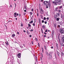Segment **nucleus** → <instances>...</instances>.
Here are the masks:
<instances>
[{"mask_svg":"<svg viewBox=\"0 0 64 64\" xmlns=\"http://www.w3.org/2000/svg\"><path fill=\"white\" fill-rule=\"evenodd\" d=\"M17 34H19V32H17Z\"/></svg>","mask_w":64,"mask_h":64,"instance_id":"obj_37","label":"nucleus"},{"mask_svg":"<svg viewBox=\"0 0 64 64\" xmlns=\"http://www.w3.org/2000/svg\"><path fill=\"white\" fill-rule=\"evenodd\" d=\"M19 15H20V14H19Z\"/></svg>","mask_w":64,"mask_h":64,"instance_id":"obj_60","label":"nucleus"},{"mask_svg":"<svg viewBox=\"0 0 64 64\" xmlns=\"http://www.w3.org/2000/svg\"><path fill=\"white\" fill-rule=\"evenodd\" d=\"M46 19V18L45 17H44V20H45Z\"/></svg>","mask_w":64,"mask_h":64,"instance_id":"obj_16","label":"nucleus"},{"mask_svg":"<svg viewBox=\"0 0 64 64\" xmlns=\"http://www.w3.org/2000/svg\"><path fill=\"white\" fill-rule=\"evenodd\" d=\"M47 31H48L47 30H46L45 31V32H47Z\"/></svg>","mask_w":64,"mask_h":64,"instance_id":"obj_22","label":"nucleus"},{"mask_svg":"<svg viewBox=\"0 0 64 64\" xmlns=\"http://www.w3.org/2000/svg\"><path fill=\"white\" fill-rule=\"evenodd\" d=\"M63 53H62V56H63Z\"/></svg>","mask_w":64,"mask_h":64,"instance_id":"obj_35","label":"nucleus"},{"mask_svg":"<svg viewBox=\"0 0 64 64\" xmlns=\"http://www.w3.org/2000/svg\"><path fill=\"white\" fill-rule=\"evenodd\" d=\"M15 36V34H13L12 35V37H14Z\"/></svg>","mask_w":64,"mask_h":64,"instance_id":"obj_9","label":"nucleus"},{"mask_svg":"<svg viewBox=\"0 0 64 64\" xmlns=\"http://www.w3.org/2000/svg\"><path fill=\"white\" fill-rule=\"evenodd\" d=\"M56 10H56V9H58V8H56Z\"/></svg>","mask_w":64,"mask_h":64,"instance_id":"obj_44","label":"nucleus"},{"mask_svg":"<svg viewBox=\"0 0 64 64\" xmlns=\"http://www.w3.org/2000/svg\"><path fill=\"white\" fill-rule=\"evenodd\" d=\"M18 63H20V61H19V60H18Z\"/></svg>","mask_w":64,"mask_h":64,"instance_id":"obj_32","label":"nucleus"},{"mask_svg":"<svg viewBox=\"0 0 64 64\" xmlns=\"http://www.w3.org/2000/svg\"><path fill=\"white\" fill-rule=\"evenodd\" d=\"M56 15L57 17H59V15H60V14H56Z\"/></svg>","mask_w":64,"mask_h":64,"instance_id":"obj_8","label":"nucleus"},{"mask_svg":"<svg viewBox=\"0 0 64 64\" xmlns=\"http://www.w3.org/2000/svg\"><path fill=\"white\" fill-rule=\"evenodd\" d=\"M12 5H11V4H10V7H11V8H12Z\"/></svg>","mask_w":64,"mask_h":64,"instance_id":"obj_17","label":"nucleus"},{"mask_svg":"<svg viewBox=\"0 0 64 64\" xmlns=\"http://www.w3.org/2000/svg\"><path fill=\"white\" fill-rule=\"evenodd\" d=\"M46 8H48V6H46Z\"/></svg>","mask_w":64,"mask_h":64,"instance_id":"obj_50","label":"nucleus"},{"mask_svg":"<svg viewBox=\"0 0 64 64\" xmlns=\"http://www.w3.org/2000/svg\"><path fill=\"white\" fill-rule=\"evenodd\" d=\"M18 15L19 14L17 13L16 12H15L14 14V17H17V16H18Z\"/></svg>","mask_w":64,"mask_h":64,"instance_id":"obj_3","label":"nucleus"},{"mask_svg":"<svg viewBox=\"0 0 64 64\" xmlns=\"http://www.w3.org/2000/svg\"><path fill=\"white\" fill-rule=\"evenodd\" d=\"M46 53L47 55H48V53L47 52H46Z\"/></svg>","mask_w":64,"mask_h":64,"instance_id":"obj_15","label":"nucleus"},{"mask_svg":"<svg viewBox=\"0 0 64 64\" xmlns=\"http://www.w3.org/2000/svg\"><path fill=\"white\" fill-rule=\"evenodd\" d=\"M44 34H45V35H46V34H47V33H46V32H44Z\"/></svg>","mask_w":64,"mask_h":64,"instance_id":"obj_28","label":"nucleus"},{"mask_svg":"<svg viewBox=\"0 0 64 64\" xmlns=\"http://www.w3.org/2000/svg\"><path fill=\"white\" fill-rule=\"evenodd\" d=\"M42 33H43V31H42Z\"/></svg>","mask_w":64,"mask_h":64,"instance_id":"obj_57","label":"nucleus"},{"mask_svg":"<svg viewBox=\"0 0 64 64\" xmlns=\"http://www.w3.org/2000/svg\"><path fill=\"white\" fill-rule=\"evenodd\" d=\"M39 23H40V20H39Z\"/></svg>","mask_w":64,"mask_h":64,"instance_id":"obj_36","label":"nucleus"},{"mask_svg":"<svg viewBox=\"0 0 64 64\" xmlns=\"http://www.w3.org/2000/svg\"><path fill=\"white\" fill-rule=\"evenodd\" d=\"M33 22V21L31 20L30 22L29 23L30 24H31Z\"/></svg>","mask_w":64,"mask_h":64,"instance_id":"obj_10","label":"nucleus"},{"mask_svg":"<svg viewBox=\"0 0 64 64\" xmlns=\"http://www.w3.org/2000/svg\"><path fill=\"white\" fill-rule=\"evenodd\" d=\"M61 2V0H55V2H53V3H54L55 5H57L58 4L60 5L61 4L60 3V2Z\"/></svg>","mask_w":64,"mask_h":64,"instance_id":"obj_1","label":"nucleus"},{"mask_svg":"<svg viewBox=\"0 0 64 64\" xmlns=\"http://www.w3.org/2000/svg\"><path fill=\"white\" fill-rule=\"evenodd\" d=\"M38 46H39V43H38Z\"/></svg>","mask_w":64,"mask_h":64,"instance_id":"obj_61","label":"nucleus"},{"mask_svg":"<svg viewBox=\"0 0 64 64\" xmlns=\"http://www.w3.org/2000/svg\"><path fill=\"white\" fill-rule=\"evenodd\" d=\"M54 16L55 18H57V16H56L54 15Z\"/></svg>","mask_w":64,"mask_h":64,"instance_id":"obj_19","label":"nucleus"},{"mask_svg":"<svg viewBox=\"0 0 64 64\" xmlns=\"http://www.w3.org/2000/svg\"><path fill=\"white\" fill-rule=\"evenodd\" d=\"M60 32L62 34H63L64 33V31L62 29H60Z\"/></svg>","mask_w":64,"mask_h":64,"instance_id":"obj_4","label":"nucleus"},{"mask_svg":"<svg viewBox=\"0 0 64 64\" xmlns=\"http://www.w3.org/2000/svg\"><path fill=\"white\" fill-rule=\"evenodd\" d=\"M43 1V0H41V2H42Z\"/></svg>","mask_w":64,"mask_h":64,"instance_id":"obj_54","label":"nucleus"},{"mask_svg":"<svg viewBox=\"0 0 64 64\" xmlns=\"http://www.w3.org/2000/svg\"><path fill=\"white\" fill-rule=\"evenodd\" d=\"M21 54L20 53H19L18 54L17 56L18 58H20V57H21Z\"/></svg>","mask_w":64,"mask_h":64,"instance_id":"obj_5","label":"nucleus"},{"mask_svg":"<svg viewBox=\"0 0 64 64\" xmlns=\"http://www.w3.org/2000/svg\"><path fill=\"white\" fill-rule=\"evenodd\" d=\"M35 22H34V23L35 22H36V21H35V20H34Z\"/></svg>","mask_w":64,"mask_h":64,"instance_id":"obj_49","label":"nucleus"},{"mask_svg":"<svg viewBox=\"0 0 64 64\" xmlns=\"http://www.w3.org/2000/svg\"><path fill=\"white\" fill-rule=\"evenodd\" d=\"M51 48H52V49H53V46H52L51 47Z\"/></svg>","mask_w":64,"mask_h":64,"instance_id":"obj_47","label":"nucleus"},{"mask_svg":"<svg viewBox=\"0 0 64 64\" xmlns=\"http://www.w3.org/2000/svg\"><path fill=\"white\" fill-rule=\"evenodd\" d=\"M58 27H59V28H60V25H58Z\"/></svg>","mask_w":64,"mask_h":64,"instance_id":"obj_39","label":"nucleus"},{"mask_svg":"<svg viewBox=\"0 0 64 64\" xmlns=\"http://www.w3.org/2000/svg\"><path fill=\"white\" fill-rule=\"evenodd\" d=\"M60 19V18H56V21H59V20Z\"/></svg>","mask_w":64,"mask_h":64,"instance_id":"obj_7","label":"nucleus"},{"mask_svg":"<svg viewBox=\"0 0 64 64\" xmlns=\"http://www.w3.org/2000/svg\"><path fill=\"white\" fill-rule=\"evenodd\" d=\"M40 10V13H41V14H43V13H44V11L42 8H41Z\"/></svg>","mask_w":64,"mask_h":64,"instance_id":"obj_6","label":"nucleus"},{"mask_svg":"<svg viewBox=\"0 0 64 64\" xmlns=\"http://www.w3.org/2000/svg\"><path fill=\"white\" fill-rule=\"evenodd\" d=\"M25 0H23V1H25Z\"/></svg>","mask_w":64,"mask_h":64,"instance_id":"obj_64","label":"nucleus"},{"mask_svg":"<svg viewBox=\"0 0 64 64\" xmlns=\"http://www.w3.org/2000/svg\"><path fill=\"white\" fill-rule=\"evenodd\" d=\"M28 27H31V25L30 24H28Z\"/></svg>","mask_w":64,"mask_h":64,"instance_id":"obj_14","label":"nucleus"},{"mask_svg":"<svg viewBox=\"0 0 64 64\" xmlns=\"http://www.w3.org/2000/svg\"><path fill=\"white\" fill-rule=\"evenodd\" d=\"M42 27L43 28H45V26L43 25V26H42Z\"/></svg>","mask_w":64,"mask_h":64,"instance_id":"obj_12","label":"nucleus"},{"mask_svg":"<svg viewBox=\"0 0 64 64\" xmlns=\"http://www.w3.org/2000/svg\"><path fill=\"white\" fill-rule=\"evenodd\" d=\"M63 41H64V39H63Z\"/></svg>","mask_w":64,"mask_h":64,"instance_id":"obj_59","label":"nucleus"},{"mask_svg":"<svg viewBox=\"0 0 64 64\" xmlns=\"http://www.w3.org/2000/svg\"><path fill=\"white\" fill-rule=\"evenodd\" d=\"M44 23L45 24H47V22H44Z\"/></svg>","mask_w":64,"mask_h":64,"instance_id":"obj_34","label":"nucleus"},{"mask_svg":"<svg viewBox=\"0 0 64 64\" xmlns=\"http://www.w3.org/2000/svg\"><path fill=\"white\" fill-rule=\"evenodd\" d=\"M44 37H46V35H44Z\"/></svg>","mask_w":64,"mask_h":64,"instance_id":"obj_31","label":"nucleus"},{"mask_svg":"<svg viewBox=\"0 0 64 64\" xmlns=\"http://www.w3.org/2000/svg\"><path fill=\"white\" fill-rule=\"evenodd\" d=\"M45 49L46 50H47V48H46V46H45Z\"/></svg>","mask_w":64,"mask_h":64,"instance_id":"obj_41","label":"nucleus"},{"mask_svg":"<svg viewBox=\"0 0 64 64\" xmlns=\"http://www.w3.org/2000/svg\"><path fill=\"white\" fill-rule=\"evenodd\" d=\"M48 39H49V37H48Z\"/></svg>","mask_w":64,"mask_h":64,"instance_id":"obj_58","label":"nucleus"},{"mask_svg":"<svg viewBox=\"0 0 64 64\" xmlns=\"http://www.w3.org/2000/svg\"><path fill=\"white\" fill-rule=\"evenodd\" d=\"M32 44H33V42H32Z\"/></svg>","mask_w":64,"mask_h":64,"instance_id":"obj_42","label":"nucleus"},{"mask_svg":"<svg viewBox=\"0 0 64 64\" xmlns=\"http://www.w3.org/2000/svg\"><path fill=\"white\" fill-rule=\"evenodd\" d=\"M24 12H26V10H24Z\"/></svg>","mask_w":64,"mask_h":64,"instance_id":"obj_38","label":"nucleus"},{"mask_svg":"<svg viewBox=\"0 0 64 64\" xmlns=\"http://www.w3.org/2000/svg\"><path fill=\"white\" fill-rule=\"evenodd\" d=\"M58 12H61V10H58Z\"/></svg>","mask_w":64,"mask_h":64,"instance_id":"obj_45","label":"nucleus"},{"mask_svg":"<svg viewBox=\"0 0 64 64\" xmlns=\"http://www.w3.org/2000/svg\"><path fill=\"white\" fill-rule=\"evenodd\" d=\"M20 47H21V48H22V47H23V46H22V45H21V46H20Z\"/></svg>","mask_w":64,"mask_h":64,"instance_id":"obj_29","label":"nucleus"},{"mask_svg":"<svg viewBox=\"0 0 64 64\" xmlns=\"http://www.w3.org/2000/svg\"><path fill=\"white\" fill-rule=\"evenodd\" d=\"M32 11H33V8L32 9Z\"/></svg>","mask_w":64,"mask_h":64,"instance_id":"obj_43","label":"nucleus"},{"mask_svg":"<svg viewBox=\"0 0 64 64\" xmlns=\"http://www.w3.org/2000/svg\"><path fill=\"white\" fill-rule=\"evenodd\" d=\"M42 52H43L44 50H43V48L42 47Z\"/></svg>","mask_w":64,"mask_h":64,"instance_id":"obj_21","label":"nucleus"},{"mask_svg":"<svg viewBox=\"0 0 64 64\" xmlns=\"http://www.w3.org/2000/svg\"><path fill=\"white\" fill-rule=\"evenodd\" d=\"M23 45H24V46H25V44H24Z\"/></svg>","mask_w":64,"mask_h":64,"instance_id":"obj_56","label":"nucleus"},{"mask_svg":"<svg viewBox=\"0 0 64 64\" xmlns=\"http://www.w3.org/2000/svg\"><path fill=\"white\" fill-rule=\"evenodd\" d=\"M21 26L22 27V26H23V24H21Z\"/></svg>","mask_w":64,"mask_h":64,"instance_id":"obj_27","label":"nucleus"},{"mask_svg":"<svg viewBox=\"0 0 64 64\" xmlns=\"http://www.w3.org/2000/svg\"><path fill=\"white\" fill-rule=\"evenodd\" d=\"M27 28V29H28V27Z\"/></svg>","mask_w":64,"mask_h":64,"instance_id":"obj_63","label":"nucleus"},{"mask_svg":"<svg viewBox=\"0 0 64 64\" xmlns=\"http://www.w3.org/2000/svg\"><path fill=\"white\" fill-rule=\"evenodd\" d=\"M36 41H38V40H37V38H36Z\"/></svg>","mask_w":64,"mask_h":64,"instance_id":"obj_24","label":"nucleus"},{"mask_svg":"<svg viewBox=\"0 0 64 64\" xmlns=\"http://www.w3.org/2000/svg\"><path fill=\"white\" fill-rule=\"evenodd\" d=\"M61 18H63V17L62 16H61Z\"/></svg>","mask_w":64,"mask_h":64,"instance_id":"obj_52","label":"nucleus"},{"mask_svg":"<svg viewBox=\"0 0 64 64\" xmlns=\"http://www.w3.org/2000/svg\"><path fill=\"white\" fill-rule=\"evenodd\" d=\"M26 33H27V34H29V32H28V31L27 30L26 31Z\"/></svg>","mask_w":64,"mask_h":64,"instance_id":"obj_20","label":"nucleus"},{"mask_svg":"<svg viewBox=\"0 0 64 64\" xmlns=\"http://www.w3.org/2000/svg\"><path fill=\"white\" fill-rule=\"evenodd\" d=\"M62 8V6H61L59 8L60 9H61V8Z\"/></svg>","mask_w":64,"mask_h":64,"instance_id":"obj_30","label":"nucleus"},{"mask_svg":"<svg viewBox=\"0 0 64 64\" xmlns=\"http://www.w3.org/2000/svg\"><path fill=\"white\" fill-rule=\"evenodd\" d=\"M61 44L62 46V45H63V46H64V45H63V44L62 43H61Z\"/></svg>","mask_w":64,"mask_h":64,"instance_id":"obj_26","label":"nucleus"},{"mask_svg":"<svg viewBox=\"0 0 64 64\" xmlns=\"http://www.w3.org/2000/svg\"><path fill=\"white\" fill-rule=\"evenodd\" d=\"M46 19L47 20H48L49 19V18H46Z\"/></svg>","mask_w":64,"mask_h":64,"instance_id":"obj_40","label":"nucleus"},{"mask_svg":"<svg viewBox=\"0 0 64 64\" xmlns=\"http://www.w3.org/2000/svg\"><path fill=\"white\" fill-rule=\"evenodd\" d=\"M6 45H9V44L7 42H6Z\"/></svg>","mask_w":64,"mask_h":64,"instance_id":"obj_11","label":"nucleus"},{"mask_svg":"<svg viewBox=\"0 0 64 64\" xmlns=\"http://www.w3.org/2000/svg\"><path fill=\"white\" fill-rule=\"evenodd\" d=\"M32 36L31 35L30 36V37H31Z\"/></svg>","mask_w":64,"mask_h":64,"instance_id":"obj_51","label":"nucleus"},{"mask_svg":"<svg viewBox=\"0 0 64 64\" xmlns=\"http://www.w3.org/2000/svg\"><path fill=\"white\" fill-rule=\"evenodd\" d=\"M16 20H17V18H16Z\"/></svg>","mask_w":64,"mask_h":64,"instance_id":"obj_55","label":"nucleus"},{"mask_svg":"<svg viewBox=\"0 0 64 64\" xmlns=\"http://www.w3.org/2000/svg\"><path fill=\"white\" fill-rule=\"evenodd\" d=\"M33 31V30H30V32H31L32 31Z\"/></svg>","mask_w":64,"mask_h":64,"instance_id":"obj_33","label":"nucleus"},{"mask_svg":"<svg viewBox=\"0 0 64 64\" xmlns=\"http://www.w3.org/2000/svg\"><path fill=\"white\" fill-rule=\"evenodd\" d=\"M36 10H38V9H37Z\"/></svg>","mask_w":64,"mask_h":64,"instance_id":"obj_62","label":"nucleus"},{"mask_svg":"<svg viewBox=\"0 0 64 64\" xmlns=\"http://www.w3.org/2000/svg\"><path fill=\"white\" fill-rule=\"evenodd\" d=\"M33 26H35V23H34L33 24Z\"/></svg>","mask_w":64,"mask_h":64,"instance_id":"obj_23","label":"nucleus"},{"mask_svg":"<svg viewBox=\"0 0 64 64\" xmlns=\"http://www.w3.org/2000/svg\"><path fill=\"white\" fill-rule=\"evenodd\" d=\"M30 15H32V14H33L32 12H30Z\"/></svg>","mask_w":64,"mask_h":64,"instance_id":"obj_13","label":"nucleus"},{"mask_svg":"<svg viewBox=\"0 0 64 64\" xmlns=\"http://www.w3.org/2000/svg\"><path fill=\"white\" fill-rule=\"evenodd\" d=\"M24 33H25V32H26V31H25V30H24Z\"/></svg>","mask_w":64,"mask_h":64,"instance_id":"obj_46","label":"nucleus"},{"mask_svg":"<svg viewBox=\"0 0 64 64\" xmlns=\"http://www.w3.org/2000/svg\"><path fill=\"white\" fill-rule=\"evenodd\" d=\"M25 14H26L25 13H24V15H25Z\"/></svg>","mask_w":64,"mask_h":64,"instance_id":"obj_53","label":"nucleus"},{"mask_svg":"<svg viewBox=\"0 0 64 64\" xmlns=\"http://www.w3.org/2000/svg\"><path fill=\"white\" fill-rule=\"evenodd\" d=\"M42 23H44V20H42Z\"/></svg>","mask_w":64,"mask_h":64,"instance_id":"obj_25","label":"nucleus"},{"mask_svg":"<svg viewBox=\"0 0 64 64\" xmlns=\"http://www.w3.org/2000/svg\"><path fill=\"white\" fill-rule=\"evenodd\" d=\"M44 5H46V6H48L50 7V2H48L47 1H45L44 2Z\"/></svg>","mask_w":64,"mask_h":64,"instance_id":"obj_2","label":"nucleus"},{"mask_svg":"<svg viewBox=\"0 0 64 64\" xmlns=\"http://www.w3.org/2000/svg\"><path fill=\"white\" fill-rule=\"evenodd\" d=\"M37 16H38V13L37 14Z\"/></svg>","mask_w":64,"mask_h":64,"instance_id":"obj_48","label":"nucleus"},{"mask_svg":"<svg viewBox=\"0 0 64 64\" xmlns=\"http://www.w3.org/2000/svg\"><path fill=\"white\" fill-rule=\"evenodd\" d=\"M36 61H37V57L36 56Z\"/></svg>","mask_w":64,"mask_h":64,"instance_id":"obj_18","label":"nucleus"}]
</instances>
